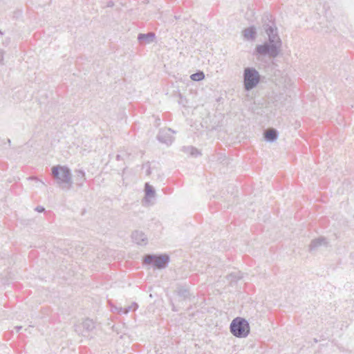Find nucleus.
I'll list each match as a JSON object with an SVG mask.
<instances>
[{"mask_svg":"<svg viewBox=\"0 0 354 354\" xmlns=\"http://www.w3.org/2000/svg\"><path fill=\"white\" fill-rule=\"evenodd\" d=\"M172 133H174V131L171 129H162L160 130L157 138L160 142L169 145L172 143L174 139V136L171 135Z\"/></svg>","mask_w":354,"mask_h":354,"instance_id":"nucleus-7","label":"nucleus"},{"mask_svg":"<svg viewBox=\"0 0 354 354\" xmlns=\"http://www.w3.org/2000/svg\"><path fill=\"white\" fill-rule=\"evenodd\" d=\"M230 332L236 337H246L250 333L248 322L242 317L234 318L230 326Z\"/></svg>","mask_w":354,"mask_h":354,"instance_id":"nucleus-3","label":"nucleus"},{"mask_svg":"<svg viewBox=\"0 0 354 354\" xmlns=\"http://www.w3.org/2000/svg\"><path fill=\"white\" fill-rule=\"evenodd\" d=\"M95 328V322L92 319H86L81 324L75 326V331L84 337H88V333Z\"/></svg>","mask_w":354,"mask_h":354,"instance_id":"nucleus-6","label":"nucleus"},{"mask_svg":"<svg viewBox=\"0 0 354 354\" xmlns=\"http://www.w3.org/2000/svg\"><path fill=\"white\" fill-rule=\"evenodd\" d=\"M133 241L138 245H146L147 243V239L146 235L142 231L136 230L131 234Z\"/></svg>","mask_w":354,"mask_h":354,"instance_id":"nucleus-9","label":"nucleus"},{"mask_svg":"<svg viewBox=\"0 0 354 354\" xmlns=\"http://www.w3.org/2000/svg\"><path fill=\"white\" fill-rule=\"evenodd\" d=\"M111 310L112 312L118 313L119 314H121V313H122L123 308H122V307H117L115 306H111Z\"/></svg>","mask_w":354,"mask_h":354,"instance_id":"nucleus-20","label":"nucleus"},{"mask_svg":"<svg viewBox=\"0 0 354 354\" xmlns=\"http://www.w3.org/2000/svg\"><path fill=\"white\" fill-rule=\"evenodd\" d=\"M4 50H3L2 49H0V64L1 65H4V62H3V55H4Z\"/></svg>","mask_w":354,"mask_h":354,"instance_id":"nucleus-21","label":"nucleus"},{"mask_svg":"<svg viewBox=\"0 0 354 354\" xmlns=\"http://www.w3.org/2000/svg\"><path fill=\"white\" fill-rule=\"evenodd\" d=\"M183 102V100H182V99L180 100V101H179V103L182 104Z\"/></svg>","mask_w":354,"mask_h":354,"instance_id":"nucleus-26","label":"nucleus"},{"mask_svg":"<svg viewBox=\"0 0 354 354\" xmlns=\"http://www.w3.org/2000/svg\"><path fill=\"white\" fill-rule=\"evenodd\" d=\"M35 210L38 212H42L44 211V208L41 206H37L36 208H35Z\"/></svg>","mask_w":354,"mask_h":354,"instance_id":"nucleus-22","label":"nucleus"},{"mask_svg":"<svg viewBox=\"0 0 354 354\" xmlns=\"http://www.w3.org/2000/svg\"><path fill=\"white\" fill-rule=\"evenodd\" d=\"M15 328H16L17 331L18 332L21 328V326H16Z\"/></svg>","mask_w":354,"mask_h":354,"instance_id":"nucleus-24","label":"nucleus"},{"mask_svg":"<svg viewBox=\"0 0 354 354\" xmlns=\"http://www.w3.org/2000/svg\"><path fill=\"white\" fill-rule=\"evenodd\" d=\"M190 77L193 81H201L205 78V75L203 72L200 71L192 74Z\"/></svg>","mask_w":354,"mask_h":354,"instance_id":"nucleus-16","label":"nucleus"},{"mask_svg":"<svg viewBox=\"0 0 354 354\" xmlns=\"http://www.w3.org/2000/svg\"><path fill=\"white\" fill-rule=\"evenodd\" d=\"M256 34L257 32L254 27H249L243 31V35L247 40L254 39L256 37Z\"/></svg>","mask_w":354,"mask_h":354,"instance_id":"nucleus-12","label":"nucleus"},{"mask_svg":"<svg viewBox=\"0 0 354 354\" xmlns=\"http://www.w3.org/2000/svg\"><path fill=\"white\" fill-rule=\"evenodd\" d=\"M39 182H40L42 185H45V184H44V182H42V181H41V180H39Z\"/></svg>","mask_w":354,"mask_h":354,"instance_id":"nucleus-27","label":"nucleus"},{"mask_svg":"<svg viewBox=\"0 0 354 354\" xmlns=\"http://www.w3.org/2000/svg\"><path fill=\"white\" fill-rule=\"evenodd\" d=\"M63 253H64V254H69V253H70V252H69L68 250H64L63 251Z\"/></svg>","mask_w":354,"mask_h":354,"instance_id":"nucleus-23","label":"nucleus"},{"mask_svg":"<svg viewBox=\"0 0 354 354\" xmlns=\"http://www.w3.org/2000/svg\"><path fill=\"white\" fill-rule=\"evenodd\" d=\"M150 174V171L149 170L147 171V174Z\"/></svg>","mask_w":354,"mask_h":354,"instance_id":"nucleus-30","label":"nucleus"},{"mask_svg":"<svg viewBox=\"0 0 354 354\" xmlns=\"http://www.w3.org/2000/svg\"><path fill=\"white\" fill-rule=\"evenodd\" d=\"M156 195L155 189L149 183L145 184V198L148 201L151 198H154Z\"/></svg>","mask_w":354,"mask_h":354,"instance_id":"nucleus-14","label":"nucleus"},{"mask_svg":"<svg viewBox=\"0 0 354 354\" xmlns=\"http://www.w3.org/2000/svg\"><path fill=\"white\" fill-rule=\"evenodd\" d=\"M260 82V74L254 68L248 67L244 69L243 83L246 91H250L255 88Z\"/></svg>","mask_w":354,"mask_h":354,"instance_id":"nucleus-4","label":"nucleus"},{"mask_svg":"<svg viewBox=\"0 0 354 354\" xmlns=\"http://www.w3.org/2000/svg\"><path fill=\"white\" fill-rule=\"evenodd\" d=\"M52 176L58 186L64 190H69L73 186L72 174L67 166L56 165L51 169Z\"/></svg>","mask_w":354,"mask_h":354,"instance_id":"nucleus-2","label":"nucleus"},{"mask_svg":"<svg viewBox=\"0 0 354 354\" xmlns=\"http://www.w3.org/2000/svg\"><path fill=\"white\" fill-rule=\"evenodd\" d=\"M267 17V19L269 20L268 15L266 16Z\"/></svg>","mask_w":354,"mask_h":354,"instance_id":"nucleus-29","label":"nucleus"},{"mask_svg":"<svg viewBox=\"0 0 354 354\" xmlns=\"http://www.w3.org/2000/svg\"><path fill=\"white\" fill-rule=\"evenodd\" d=\"M75 178H76V184L79 187H82L86 180L85 173L83 170L78 169L75 170Z\"/></svg>","mask_w":354,"mask_h":354,"instance_id":"nucleus-13","label":"nucleus"},{"mask_svg":"<svg viewBox=\"0 0 354 354\" xmlns=\"http://www.w3.org/2000/svg\"><path fill=\"white\" fill-rule=\"evenodd\" d=\"M170 262V257L167 254H147L143 257L142 263L152 266H165Z\"/></svg>","mask_w":354,"mask_h":354,"instance_id":"nucleus-5","label":"nucleus"},{"mask_svg":"<svg viewBox=\"0 0 354 354\" xmlns=\"http://www.w3.org/2000/svg\"><path fill=\"white\" fill-rule=\"evenodd\" d=\"M278 136V133L277 130L274 129H270L265 131L264 137L266 140L268 142H274L277 140Z\"/></svg>","mask_w":354,"mask_h":354,"instance_id":"nucleus-11","label":"nucleus"},{"mask_svg":"<svg viewBox=\"0 0 354 354\" xmlns=\"http://www.w3.org/2000/svg\"><path fill=\"white\" fill-rule=\"evenodd\" d=\"M184 151L189 152L192 156H197L201 154L198 150L193 147H184Z\"/></svg>","mask_w":354,"mask_h":354,"instance_id":"nucleus-17","label":"nucleus"},{"mask_svg":"<svg viewBox=\"0 0 354 354\" xmlns=\"http://www.w3.org/2000/svg\"><path fill=\"white\" fill-rule=\"evenodd\" d=\"M0 41L3 46H7L10 44V39L9 37L3 36V33L0 30Z\"/></svg>","mask_w":354,"mask_h":354,"instance_id":"nucleus-19","label":"nucleus"},{"mask_svg":"<svg viewBox=\"0 0 354 354\" xmlns=\"http://www.w3.org/2000/svg\"><path fill=\"white\" fill-rule=\"evenodd\" d=\"M263 29L268 36L269 42L257 46L256 50L261 55H268L270 57L274 58L279 54L282 45L281 41L277 32V28L271 20H269L268 24H263Z\"/></svg>","mask_w":354,"mask_h":354,"instance_id":"nucleus-1","label":"nucleus"},{"mask_svg":"<svg viewBox=\"0 0 354 354\" xmlns=\"http://www.w3.org/2000/svg\"><path fill=\"white\" fill-rule=\"evenodd\" d=\"M179 97H180V99L181 100L182 99V96H181L180 94L179 95Z\"/></svg>","mask_w":354,"mask_h":354,"instance_id":"nucleus-28","label":"nucleus"},{"mask_svg":"<svg viewBox=\"0 0 354 354\" xmlns=\"http://www.w3.org/2000/svg\"><path fill=\"white\" fill-rule=\"evenodd\" d=\"M155 39V34L153 32H148L147 34H139L138 39L140 42L145 44H150Z\"/></svg>","mask_w":354,"mask_h":354,"instance_id":"nucleus-10","label":"nucleus"},{"mask_svg":"<svg viewBox=\"0 0 354 354\" xmlns=\"http://www.w3.org/2000/svg\"><path fill=\"white\" fill-rule=\"evenodd\" d=\"M138 306L136 303H133L131 306H129L127 308H123L122 314H127L131 310H136L138 308Z\"/></svg>","mask_w":354,"mask_h":354,"instance_id":"nucleus-18","label":"nucleus"},{"mask_svg":"<svg viewBox=\"0 0 354 354\" xmlns=\"http://www.w3.org/2000/svg\"><path fill=\"white\" fill-rule=\"evenodd\" d=\"M178 295L182 297L183 299H185L189 297V292L187 289L183 287L178 288L177 290Z\"/></svg>","mask_w":354,"mask_h":354,"instance_id":"nucleus-15","label":"nucleus"},{"mask_svg":"<svg viewBox=\"0 0 354 354\" xmlns=\"http://www.w3.org/2000/svg\"><path fill=\"white\" fill-rule=\"evenodd\" d=\"M172 310H173L174 311H176V310H177L176 309V308H175V306H174V304H172Z\"/></svg>","mask_w":354,"mask_h":354,"instance_id":"nucleus-25","label":"nucleus"},{"mask_svg":"<svg viewBox=\"0 0 354 354\" xmlns=\"http://www.w3.org/2000/svg\"><path fill=\"white\" fill-rule=\"evenodd\" d=\"M329 242L324 237H319L312 240L309 245V251L311 252H316L322 248H328Z\"/></svg>","mask_w":354,"mask_h":354,"instance_id":"nucleus-8","label":"nucleus"}]
</instances>
